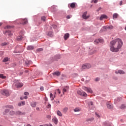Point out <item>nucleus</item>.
I'll list each match as a JSON object with an SVG mask.
<instances>
[{"mask_svg":"<svg viewBox=\"0 0 126 126\" xmlns=\"http://www.w3.org/2000/svg\"><path fill=\"white\" fill-rule=\"evenodd\" d=\"M123 46V41L120 38H117L110 42V51L116 53L119 52V50L122 48Z\"/></svg>","mask_w":126,"mask_h":126,"instance_id":"f257e3e1","label":"nucleus"},{"mask_svg":"<svg viewBox=\"0 0 126 126\" xmlns=\"http://www.w3.org/2000/svg\"><path fill=\"white\" fill-rule=\"evenodd\" d=\"M91 68V64L90 63H85L82 65V69H89Z\"/></svg>","mask_w":126,"mask_h":126,"instance_id":"f03ea898","label":"nucleus"},{"mask_svg":"<svg viewBox=\"0 0 126 126\" xmlns=\"http://www.w3.org/2000/svg\"><path fill=\"white\" fill-rule=\"evenodd\" d=\"M77 93L78 94V95H80V96H83V97H87V94L82 91H77Z\"/></svg>","mask_w":126,"mask_h":126,"instance_id":"7ed1b4c3","label":"nucleus"},{"mask_svg":"<svg viewBox=\"0 0 126 126\" xmlns=\"http://www.w3.org/2000/svg\"><path fill=\"white\" fill-rule=\"evenodd\" d=\"M82 89H83V90H84L85 91H86L89 93H92V94L93 93V91H92V89H91V88H87L85 86H83Z\"/></svg>","mask_w":126,"mask_h":126,"instance_id":"20e7f679","label":"nucleus"},{"mask_svg":"<svg viewBox=\"0 0 126 126\" xmlns=\"http://www.w3.org/2000/svg\"><path fill=\"white\" fill-rule=\"evenodd\" d=\"M1 93L2 95H4V96H9V92H8V91L4 90L3 91H1Z\"/></svg>","mask_w":126,"mask_h":126,"instance_id":"39448f33","label":"nucleus"},{"mask_svg":"<svg viewBox=\"0 0 126 126\" xmlns=\"http://www.w3.org/2000/svg\"><path fill=\"white\" fill-rule=\"evenodd\" d=\"M25 114V112H22L19 110L17 111L16 112V115H17V116H24Z\"/></svg>","mask_w":126,"mask_h":126,"instance_id":"423d86ee","label":"nucleus"},{"mask_svg":"<svg viewBox=\"0 0 126 126\" xmlns=\"http://www.w3.org/2000/svg\"><path fill=\"white\" fill-rule=\"evenodd\" d=\"M90 17V15L87 16V12H85L82 15V17L84 19H88Z\"/></svg>","mask_w":126,"mask_h":126,"instance_id":"0eeeda50","label":"nucleus"},{"mask_svg":"<svg viewBox=\"0 0 126 126\" xmlns=\"http://www.w3.org/2000/svg\"><path fill=\"white\" fill-rule=\"evenodd\" d=\"M94 44H98L99 43H103V40L102 39H96L94 41Z\"/></svg>","mask_w":126,"mask_h":126,"instance_id":"6e6552de","label":"nucleus"},{"mask_svg":"<svg viewBox=\"0 0 126 126\" xmlns=\"http://www.w3.org/2000/svg\"><path fill=\"white\" fill-rule=\"evenodd\" d=\"M108 17L106 15H102L100 17V20H103V19H107Z\"/></svg>","mask_w":126,"mask_h":126,"instance_id":"1a4fd4ad","label":"nucleus"},{"mask_svg":"<svg viewBox=\"0 0 126 126\" xmlns=\"http://www.w3.org/2000/svg\"><path fill=\"white\" fill-rule=\"evenodd\" d=\"M15 85H16L17 88H21V87H22V86H23V84L22 83H17Z\"/></svg>","mask_w":126,"mask_h":126,"instance_id":"9d476101","label":"nucleus"},{"mask_svg":"<svg viewBox=\"0 0 126 126\" xmlns=\"http://www.w3.org/2000/svg\"><path fill=\"white\" fill-rule=\"evenodd\" d=\"M28 51H32V50H34V46L30 45L27 47Z\"/></svg>","mask_w":126,"mask_h":126,"instance_id":"9b49d317","label":"nucleus"},{"mask_svg":"<svg viewBox=\"0 0 126 126\" xmlns=\"http://www.w3.org/2000/svg\"><path fill=\"white\" fill-rule=\"evenodd\" d=\"M52 121L53 122V123H54V124H55V125H57L58 124V118H57L56 117H54L53 118Z\"/></svg>","mask_w":126,"mask_h":126,"instance_id":"f8f14e48","label":"nucleus"},{"mask_svg":"<svg viewBox=\"0 0 126 126\" xmlns=\"http://www.w3.org/2000/svg\"><path fill=\"white\" fill-rule=\"evenodd\" d=\"M9 115L10 116H14V115H16V113H15V111L11 110L9 112Z\"/></svg>","mask_w":126,"mask_h":126,"instance_id":"ddd939ff","label":"nucleus"},{"mask_svg":"<svg viewBox=\"0 0 126 126\" xmlns=\"http://www.w3.org/2000/svg\"><path fill=\"white\" fill-rule=\"evenodd\" d=\"M115 73L118 74L120 73V74H125V72L122 70H119L118 71H115Z\"/></svg>","mask_w":126,"mask_h":126,"instance_id":"4468645a","label":"nucleus"},{"mask_svg":"<svg viewBox=\"0 0 126 126\" xmlns=\"http://www.w3.org/2000/svg\"><path fill=\"white\" fill-rule=\"evenodd\" d=\"M68 110V107H64V108H63V112L64 114H66L67 111Z\"/></svg>","mask_w":126,"mask_h":126,"instance_id":"2eb2a0df","label":"nucleus"},{"mask_svg":"<svg viewBox=\"0 0 126 126\" xmlns=\"http://www.w3.org/2000/svg\"><path fill=\"white\" fill-rule=\"evenodd\" d=\"M93 121H94V118H88L86 120V122H88V123L93 122Z\"/></svg>","mask_w":126,"mask_h":126,"instance_id":"dca6fc26","label":"nucleus"},{"mask_svg":"<svg viewBox=\"0 0 126 126\" xmlns=\"http://www.w3.org/2000/svg\"><path fill=\"white\" fill-rule=\"evenodd\" d=\"M28 21H27V19H24L22 20V24H27L28 23Z\"/></svg>","mask_w":126,"mask_h":126,"instance_id":"f3484780","label":"nucleus"},{"mask_svg":"<svg viewBox=\"0 0 126 126\" xmlns=\"http://www.w3.org/2000/svg\"><path fill=\"white\" fill-rule=\"evenodd\" d=\"M68 90V87L66 86L63 89V94H64V92H66V91Z\"/></svg>","mask_w":126,"mask_h":126,"instance_id":"a211bd4d","label":"nucleus"},{"mask_svg":"<svg viewBox=\"0 0 126 126\" xmlns=\"http://www.w3.org/2000/svg\"><path fill=\"white\" fill-rule=\"evenodd\" d=\"M69 38V33H66L65 34L64 36V40H67Z\"/></svg>","mask_w":126,"mask_h":126,"instance_id":"6ab92c4d","label":"nucleus"},{"mask_svg":"<svg viewBox=\"0 0 126 126\" xmlns=\"http://www.w3.org/2000/svg\"><path fill=\"white\" fill-rule=\"evenodd\" d=\"M53 75H57V76H60L61 75V72L59 71L55 72L53 73Z\"/></svg>","mask_w":126,"mask_h":126,"instance_id":"aec40b11","label":"nucleus"},{"mask_svg":"<svg viewBox=\"0 0 126 126\" xmlns=\"http://www.w3.org/2000/svg\"><path fill=\"white\" fill-rule=\"evenodd\" d=\"M57 114L59 116V117H63V114L62 113V112L58 110L57 112Z\"/></svg>","mask_w":126,"mask_h":126,"instance_id":"412c9836","label":"nucleus"},{"mask_svg":"<svg viewBox=\"0 0 126 126\" xmlns=\"http://www.w3.org/2000/svg\"><path fill=\"white\" fill-rule=\"evenodd\" d=\"M0 78H1L2 79H6V76L3 75L2 74H0Z\"/></svg>","mask_w":126,"mask_h":126,"instance_id":"4be33fe9","label":"nucleus"},{"mask_svg":"<svg viewBox=\"0 0 126 126\" xmlns=\"http://www.w3.org/2000/svg\"><path fill=\"white\" fill-rule=\"evenodd\" d=\"M22 39H23V37H22V36H21V35L18 36L17 38V41H21V40H22Z\"/></svg>","mask_w":126,"mask_h":126,"instance_id":"5701e85b","label":"nucleus"},{"mask_svg":"<svg viewBox=\"0 0 126 126\" xmlns=\"http://www.w3.org/2000/svg\"><path fill=\"white\" fill-rule=\"evenodd\" d=\"M8 61H9V59L8 57H6V58H4V59L3 60V62L6 63V62H8Z\"/></svg>","mask_w":126,"mask_h":126,"instance_id":"b1692460","label":"nucleus"},{"mask_svg":"<svg viewBox=\"0 0 126 126\" xmlns=\"http://www.w3.org/2000/svg\"><path fill=\"white\" fill-rule=\"evenodd\" d=\"M107 107L108 109H113V105H111L110 104H107Z\"/></svg>","mask_w":126,"mask_h":126,"instance_id":"393cba45","label":"nucleus"},{"mask_svg":"<svg viewBox=\"0 0 126 126\" xmlns=\"http://www.w3.org/2000/svg\"><path fill=\"white\" fill-rule=\"evenodd\" d=\"M81 109L79 108H76L74 109V112H80Z\"/></svg>","mask_w":126,"mask_h":126,"instance_id":"a878e982","label":"nucleus"},{"mask_svg":"<svg viewBox=\"0 0 126 126\" xmlns=\"http://www.w3.org/2000/svg\"><path fill=\"white\" fill-rule=\"evenodd\" d=\"M75 3H72L70 4V7H71L72 8H74V7H75Z\"/></svg>","mask_w":126,"mask_h":126,"instance_id":"bb28decb","label":"nucleus"},{"mask_svg":"<svg viewBox=\"0 0 126 126\" xmlns=\"http://www.w3.org/2000/svg\"><path fill=\"white\" fill-rule=\"evenodd\" d=\"M37 105V103L36 102H32L31 104V106L35 108Z\"/></svg>","mask_w":126,"mask_h":126,"instance_id":"cd10ccee","label":"nucleus"},{"mask_svg":"<svg viewBox=\"0 0 126 126\" xmlns=\"http://www.w3.org/2000/svg\"><path fill=\"white\" fill-rule=\"evenodd\" d=\"M48 36H49V37H52L53 36V32H50L48 33L47 34Z\"/></svg>","mask_w":126,"mask_h":126,"instance_id":"c85d7f7f","label":"nucleus"},{"mask_svg":"<svg viewBox=\"0 0 126 126\" xmlns=\"http://www.w3.org/2000/svg\"><path fill=\"white\" fill-rule=\"evenodd\" d=\"M11 28H13V27H11L10 26H7L4 28L5 29H10Z\"/></svg>","mask_w":126,"mask_h":126,"instance_id":"c756f323","label":"nucleus"},{"mask_svg":"<svg viewBox=\"0 0 126 126\" xmlns=\"http://www.w3.org/2000/svg\"><path fill=\"white\" fill-rule=\"evenodd\" d=\"M6 108H9V109H13V106L12 105H7Z\"/></svg>","mask_w":126,"mask_h":126,"instance_id":"7c9ffc66","label":"nucleus"},{"mask_svg":"<svg viewBox=\"0 0 126 126\" xmlns=\"http://www.w3.org/2000/svg\"><path fill=\"white\" fill-rule=\"evenodd\" d=\"M118 17V14L115 13L113 15V18H117Z\"/></svg>","mask_w":126,"mask_h":126,"instance_id":"2f4dec72","label":"nucleus"},{"mask_svg":"<svg viewBox=\"0 0 126 126\" xmlns=\"http://www.w3.org/2000/svg\"><path fill=\"white\" fill-rule=\"evenodd\" d=\"M50 97L51 98V100H54V97H53V94L51 93L50 94Z\"/></svg>","mask_w":126,"mask_h":126,"instance_id":"473e14b6","label":"nucleus"},{"mask_svg":"<svg viewBox=\"0 0 126 126\" xmlns=\"http://www.w3.org/2000/svg\"><path fill=\"white\" fill-rule=\"evenodd\" d=\"M37 52H41V51H43V48H38L36 50Z\"/></svg>","mask_w":126,"mask_h":126,"instance_id":"72a5a7b5","label":"nucleus"},{"mask_svg":"<svg viewBox=\"0 0 126 126\" xmlns=\"http://www.w3.org/2000/svg\"><path fill=\"white\" fill-rule=\"evenodd\" d=\"M41 20L43 21H45V20H46V17L45 16H43L41 17Z\"/></svg>","mask_w":126,"mask_h":126,"instance_id":"f704fd0d","label":"nucleus"},{"mask_svg":"<svg viewBox=\"0 0 126 126\" xmlns=\"http://www.w3.org/2000/svg\"><path fill=\"white\" fill-rule=\"evenodd\" d=\"M92 2H94V3H97V2H98V0H93Z\"/></svg>","mask_w":126,"mask_h":126,"instance_id":"c9c22d12","label":"nucleus"},{"mask_svg":"<svg viewBox=\"0 0 126 126\" xmlns=\"http://www.w3.org/2000/svg\"><path fill=\"white\" fill-rule=\"evenodd\" d=\"M89 106H93V102L92 101L89 102Z\"/></svg>","mask_w":126,"mask_h":126,"instance_id":"e433bc0d","label":"nucleus"},{"mask_svg":"<svg viewBox=\"0 0 126 126\" xmlns=\"http://www.w3.org/2000/svg\"><path fill=\"white\" fill-rule=\"evenodd\" d=\"M4 112H5V113H8V112H9V109H6L5 110Z\"/></svg>","mask_w":126,"mask_h":126,"instance_id":"4c0bfd02","label":"nucleus"},{"mask_svg":"<svg viewBox=\"0 0 126 126\" xmlns=\"http://www.w3.org/2000/svg\"><path fill=\"white\" fill-rule=\"evenodd\" d=\"M24 95H26V96L29 95V93L28 92H25L24 93Z\"/></svg>","mask_w":126,"mask_h":126,"instance_id":"58836bf2","label":"nucleus"},{"mask_svg":"<svg viewBox=\"0 0 126 126\" xmlns=\"http://www.w3.org/2000/svg\"><path fill=\"white\" fill-rule=\"evenodd\" d=\"M21 103H22V106L25 105V101H22Z\"/></svg>","mask_w":126,"mask_h":126,"instance_id":"ea45409f","label":"nucleus"},{"mask_svg":"<svg viewBox=\"0 0 126 126\" xmlns=\"http://www.w3.org/2000/svg\"><path fill=\"white\" fill-rule=\"evenodd\" d=\"M109 29H113V28H114V27H113V26H110L109 27H108Z\"/></svg>","mask_w":126,"mask_h":126,"instance_id":"a19ab883","label":"nucleus"},{"mask_svg":"<svg viewBox=\"0 0 126 126\" xmlns=\"http://www.w3.org/2000/svg\"><path fill=\"white\" fill-rule=\"evenodd\" d=\"M40 90L41 91H44V87H40Z\"/></svg>","mask_w":126,"mask_h":126,"instance_id":"79ce46f5","label":"nucleus"},{"mask_svg":"<svg viewBox=\"0 0 126 126\" xmlns=\"http://www.w3.org/2000/svg\"><path fill=\"white\" fill-rule=\"evenodd\" d=\"M6 45V42H4V43L1 44V46H5Z\"/></svg>","mask_w":126,"mask_h":126,"instance_id":"37998d69","label":"nucleus"},{"mask_svg":"<svg viewBox=\"0 0 126 126\" xmlns=\"http://www.w3.org/2000/svg\"><path fill=\"white\" fill-rule=\"evenodd\" d=\"M126 107V106H125V105H122V106H121V109H124L125 107Z\"/></svg>","mask_w":126,"mask_h":126,"instance_id":"c03bdc74","label":"nucleus"},{"mask_svg":"<svg viewBox=\"0 0 126 126\" xmlns=\"http://www.w3.org/2000/svg\"><path fill=\"white\" fill-rule=\"evenodd\" d=\"M95 115L97 117V118H100V115L99 114H97V113H95Z\"/></svg>","mask_w":126,"mask_h":126,"instance_id":"a18cd8bd","label":"nucleus"},{"mask_svg":"<svg viewBox=\"0 0 126 126\" xmlns=\"http://www.w3.org/2000/svg\"><path fill=\"white\" fill-rule=\"evenodd\" d=\"M45 126H53V125H52V124H49V125L46 124L45 125Z\"/></svg>","mask_w":126,"mask_h":126,"instance_id":"49530a36","label":"nucleus"},{"mask_svg":"<svg viewBox=\"0 0 126 126\" xmlns=\"http://www.w3.org/2000/svg\"><path fill=\"white\" fill-rule=\"evenodd\" d=\"M18 106H22V103L21 102H20L18 104Z\"/></svg>","mask_w":126,"mask_h":126,"instance_id":"de8ad7c7","label":"nucleus"},{"mask_svg":"<svg viewBox=\"0 0 126 126\" xmlns=\"http://www.w3.org/2000/svg\"><path fill=\"white\" fill-rule=\"evenodd\" d=\"M57 92H58L59 94H61V92L60 91V89L57 90Z\"/></svg>","mask_w":126,"mask_h":126,"instance_id":"09e8293b","label":"nucleus"},{"mask_svg":"<svg viewBox=\"0 0 126 126\" xmlns=\"http://www.w3.org/2000/svg\"><path fill=\"white\" fill-rule=\"evenodd\" d=\"M120 5H123V1H121L120 2Z\"/></svg>","mask_w":126,"mask_h":126,"instance_id":"8fccbe9b","label":"nucleus"},{"mask_svg":"<svg viewBox=\"0 0 126 126\" xmlns=\"http://www.w3.org/2000/svg\"><path fill=\"white\" fill-rule=\"evenodd\" d=\"M66 18H67V19H69V18H70V16L69 15L67 16Z\"/></svg>","mask_w":126,"mask_h":126,"instance_id":"3c124183","label":"nucleus"},{"mask_svg":"<svg viewBox=\"0 0 126 126\" xmlns=\"http://www.w3.org/2000/svg\"><path fill=\"white\" fill-rule=\"evenodd\" d=\"M24 126H32L30 124H26Z\"/></svg>","mask_w":126,"mask_h":126,"instance_id":"603ef678","label":"nucleus"},{"mask_svg":"<svg viewBox=\"0 0 126 126\" xmlns=\"http://www.w3.org/2000/svg\"><path fill=\"white\" fill-rule=\"evenodd\" d=\"M95 81H99V78H96L95 79Z\"/></svg>","mask_w":126,"mask_h":126,"instance_id":"864d4df0","label":"nucleus"},{"mask_svg":"<svg viewBox=\"0 0 126 126\" xmlns=\"http://www.w3.org/2000/svg\"><path fill=\"white\" fill-rule=\"evenodd\" d=\"M37 111H40V108L39 107L36 108Z\"/></svg>","mask_w":126,"mask_h":126,"instance_id":"5fc2aeb1","label":"nucleus"},{"mask_svg":"<svg viewBox=\"0 0 126 126\" xmlns=\"http://www.w3.org/2000/svg\"><path fill=\"white\" fill-rule=\"evenodd\" d=\"M47 118H48V119H51V116L48 115V116H47Z\"/></svg>","mask_w":126,"mask_h":126,"instance_id":"6e6d98bb","label":"nucleus"},{"mask_svg":"<svg viewBox=\"0 0 126 126\" xmlns=\"http://www.w3.org/2000/svg\"><path fill=\"white\" fill-rule=\"evenodd\" d=\"M53 28H57V26L56 25H53Z\"/></svg>","mask_w":126,"mask_h":126,"instance_id":"4d7b16f0","label":"nucleus"},{"mask_svg":"<svg viewBox=\"0 0 126 126\" xmlns=\"http://www.w3.org/2000/svg\"><path fill=\"white\" fill-rule=\"evenodd\" d=\"M99 10H101L100 7L98 8V9L97 10V11H99Z\"/></svg>","mask_w":126,"mask_h":126,"instance_id":"13d9d810","label":"nucleus"},{"mask_svg":"<svg viewBox=\"0 0 126 126\" xmlns=\"http://www.w3.org/2000/svg\"><path fill=\"white\" fill-rule=\"evenodd\" d=\"M103 28L104 29H107V27H106V26H104L103 27Z\"/></svg>","mask_w":126,"mask_h":126,"instance_id":"bf43d9fd","label":"nucleus"},{"mask_svg":"<svg viewBox=\"0 0 126 126\" xmlns=\"http://www.w3.org/2000/svg\"><path fill=\"white\" fill-rule=\"evenodd\" d=\"M28 98V97H27V96H26L24 97V99H27Z\"/></svg>","mask_w":126,"mask_h":126,"instance_id":"052dcab7","label":"nucleus"},{"mask_svg":"<svg viewBox=\"0 0 126 126\" xmlns=\"http://www.w3.org/2000/svg\"><path fill=\"white\" fill-rule=\"evenodd\" d=\"M25 72H26V73H27V72H28V70H26L25 71Z\"/></svg>","mask_w":126,"mask_h":126,"instance_id":"680f3d73","label":"nucleus"},{"mask_svg":"<svg viewBox=\"0 0 126 126\" xmlns=\"http://www.w3.org/2000/svg\"><path fill=\"white\" fill-rule=\"evenodd\" d=\"M23 99H24V98L20 97V99H21V100H23Z\"/></svg>","mask_w":126,"mask_h":126,"instance_id":"e2e57ef3","label":"nucleus"},{"mask_svg":"<svg viewBox=\"0 0 126 126\" xmlns=\"http://www.w3.org/2000/svg\"><path fill=\"white\" fill-rule=\"evenodd\" d=\"M2 25V23H0V26H1Z\"/></svg>","mask_w":126,"mask_h":126,"instance_id":"0e129e2a","label":"nucleus"},{"mask_svg":"<svg viewBox=\"0 0 126 126\" xmlns=\"http://www.w3.org/2000/svg\"><path fill=\"white\" fill-rule=\"evenodd\" d=\"M8 31H6L5 32V34H6V33H8Z\"/></svg>","mask_w":126,"mask_h":126,"instance_id":"69168bd1","label":"nucleus"},{"mask_svg":"<svg viewBox=\"0 0 126 126\" xmlns=\"http://www.w3.org/2000/svg\"><path fill=\"white\" fill-rule=\"evenodd\" d=\"M48 107H51V104H49Z\"/></svg>","mask_w":126,"mask_h":126,"instance_id":"338daca9","label":"nucleus"},{"mask_svg":"<svg viewBox=\"0 0 126 126\" xmlns=\"http://www.w3.org/2000/svg\"><path fill=\"white\" fill-rule=\"evenodd\" d=\"M43 126V125H40V126Z\"/></svg>","mask_w":126,"mask_h":126,"instance_id":"774afa93","label":"nucleus"}]
</instances>
